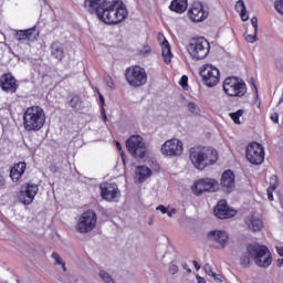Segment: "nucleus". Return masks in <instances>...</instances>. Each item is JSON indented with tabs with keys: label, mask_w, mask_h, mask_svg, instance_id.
Returning <instances> with one entry per match:
<instances>
[{
	"label": "nucleus",
	"mask_w": 283,
	"mask_h": 283,
	"mask_svg": "<svg viewBox=\"0 0 283 283\" xmlns=\"http://www.w3.org/2000/svg\"><path fill=\"white\" fill-rule=\"evenodd\" d=\"M45 125V111L41 106H31L23 114L25 132H41Z\"/></svg>",
	"instance_id": "4"
},
{
	"label": "nucleus",
	"mask_w": 283,
	"mask_h": 283,
	"mask_svg": "<svg viewBox=\"0 0 283 283\" xmlns=\"http://www.w3.org/2000/svg\"><path fill=\"white\" fill-rule=\"evenodd\" d=\"M276 69L279 70V72H283V60L279 59L275 62Z\"/></svg>",
	"instance_id": "44"
},
{
	"label": "nucleus",
	"mask_w": 283,
	"mask_h": 283,
	"mask_svg": "<svg viewBox=\"0 0 283 283\" xmlns=\"http://www.w3.org/2000/svg\"><path fill=\"white\" fill-rule=\"evenodd\" d=\"M0 87L3 92L14 94L19 85H17V78L12 74H4L0 77Z\"/></svg>",
	"instance_id": "18"
},
{
	"label": "nucleus",
	"mask_w": 283,
	"mask_h": 283,
	"mask_svg": "<svg viewBox=\"0 0 283 283\" xmlns=\"http://www.w3.org/2000/svg\"><path fill=\"white\" fill-rule=\"evenodd\" d=\"M221 187L226 193H231L235 189V174L232 170H226L222 174Z\"/></svg>",
	"instance_id": "17"
},
{
	"label": "nucleus",
	"mask_w": 283,
	"mask_h": 283,
	"mask_svg": "<svg viewBox=\"0 0 283 283\" xmlns=\"http://www.w3.org/2000/svg\"><path fill=\"white\" fill-rule=\"evenodd\" d=\"M168 271L170 275H176V273H178V265L176 264L170 265Z\"/></svg>",
	"instance_id": "42"
},
{
	"label": "nucleus",
	"mask_w": 283,
	"mask_h": 283,
	"mask_svg": "<svg viewBox=\"0 0 283 283\" xmlns=\"http://www.w3.org/2000/svg\"><path fill=\"white\" fill-rule=\"evenodd\" d=\"M247 224L251 231L258 232L261 229L264 228V222L260 217H255V214H252L250 219L247 221Z\"/></svg>",
	"instance_id": "25"
},
{
	"label": "nucleus",
	"mask_w": 283,
	"mask_h": 283,
	"mask_svg": "<svg viewBox=\"0 0 283 283\" xmlns=\"http://www.w3.org/2000/svg\"><path fill=\"white\" fill-rule=\"evenodd\" d=\"M127 7L122 0H112L102 4V11L97 15L99 21L108 23V25H116L127 19Z\"/></svg>",
	"instance_id": "2"
},
{
	"label": "nucleus",
	"mask_w": 283,
	"mask_h": 283,
	"mask_svg": "<svg viewBox=\"0 0 283 283\" xmlns=\"http://www.w3.org/2000/svg\"><path fill=\"white\" fill-rule=\"evenodd\" d=\"M97 217L93 210H87L81 214L76 224L78 233H90L96 229Z\"/></svg>",
	"instance_id": "9"
},
{
	"label": "nucleus",
	"mask_w": 283,
	"mask_h": 283,
	"mask_svg": "<svg viewBox=\"0 0 283 283\" xmlns=\"http://www.w3.org/2000/svg\"><path fill=\"white\" fill-rule=\"evenodd\" d=\"M149 52H151V46H150V45H145V46L140 50V53H142V54H149Z\"/></svg>",
	"instance_id": "45"
},
{
	"label": "nucleus",
	"mask_w": 283,
	"mask_h": 283,
	"mask_svg": "<svg viewBox=\"0 0 283 283\" xmlns=\"http://www.w3.org/2000/svg\"><path fill=\"white\" fill-rule=\"evenodd\" d=\"M116 147H117L118 151H120V157L125 165V151H123V146L120 145V142H116Z\"/></svg>",
	"instance_id": "40"
},
{
	"label": "nucleus",
	"mask_w": 283,
	"mask_h": 283,
	"mask_svg": "<svg viewBox=\"0 0 283 283\" xmlns=\"http://www.w3.org/2000/svg\"><path fill=\"white\" fill-rule=\"evenodd\" d=\"M245 156L252 165H262L264 163V147L253 142L248 145Z\"/></svg>",
	"instance_id": "11"
},
{
	"label": "nucleus",
	"mask_w": 283,
	"mask_h": 283,
	"mask_svg": "<svg viewBox=\"0 0 283 283\" xmlns=\"http://www.w3.org/2000/svg\"><path fill=\"white\" fill-rule=\"evenodd\" d=\"M99 277H102L103 282L105 283H115L112 275L104 270L99 271Z\"/></svg>",
	"instance_id": "34"
},
{
	"label": "nucleus",
	"mask_w": 283,
	"mask_h": 283,
	"mask_svg": "<svg viewBox=\"0 0 283 283\" xmlns=\"http://www.w3.org/2000/svg\"><path fill=\"white\" fill-rule=\"evenodd\" d=\"M251 24H252V28H254L255 34H258V18L256 17H253L251 19Z\"/></svg>",
	"instance_id": "43"
},
{
	"label": "nucleus",
	"mask_w": 283,
	"mask_h": 283,
	"mask_svg": "<svg viewBox=\"0 0 283 283\" xmlns=\"http://www.w3.org/2000/svg\"><path fill=\"white\" fill-rule=\"evenodd\" d=\"M126 147L133 158L143 160L147 155V145L140 135H133L126 140Z\"/></svg>",
	"instance_id": "7"
},
{
	"label": "nucleus",
	"mask_w": 283,
	"mask_h": 283,
	"mask_svg": "<svg viewBox=\"0 0 283 283\" xmlns=\"http://www.w3.org/2000/svg\"><path fill=\"white\" fill-rule=\"evenodd\" d=\"M125 78L132 87H143L147 83V72L140 66H130L125 72Z\"/></svg>",
	"instance_id": "8"
},
{
	"label": "nucleus",
	"mask_w": 283,
	"mask_h": 283,
	"mask_svg": "<svg viewBox=\"0 0 283 283\" xmlns=\"http://www.w3.org/2000/svg\"><path fill=\"white\" fill-rule=\"evenodd\" d=\"M203 180L206 184V191H209L210 193L218 191V188L220 187L218 180L211 178H205Z\"/></svg>",
	"instance_id": "29"
},
{
	"label": "nucleus",
	"mask_w": 283,
	"mask_h": 283,
	"mask_svg": "<svg viewBox=\"0 0 283 283\" xmlns=\"http://www.w3.org/2000/svg\"><path fill=\"white\" fill-rule=\"evenodd\" d=\"M27 167L28 165L24 161H20L11 168L10 178L12 182H19V180H21V177L25 174Z\"/></svg>",
	"instance_id": "21"
},
{
	"label": "nucleus",
	"mask_w": 283,
	"mask_h": 283,
	"mask_svg": "<svg viewBox=\"0 0 283 283\" xmlns=\"http://www.w3.org/2000/svg\"><path fill=\"white\" fill-rule=\"evenodd\" d=\"M235 10H237V12H240V17H241L242 21L249 20V13H247V6L244 4V0H239L235 3Z\"/></svg>",
	"instance_id": "28"
},
{
	"label": "nucleus",
	"mask_w": 283,
	"mask_h": 283,
	"mask_svg": "<svg viewBox=\"0 0 283 283\" xmlns=\"http://www.w3.org/2000/svg\"><path fill=\"white\" fill-rule=\"evenodd\" d=\"M213 213L219 220H228L229 218H234L238 214V211L229 205L227 200H220L213 209Z\"/></svg>",
	"instance_id": "15"
},
{
	"label": "nucleus",
	"mask_w": 283,
	"mask_h": 283,
	"mask_svg": "<svg viewBox=\"0 0 283 283\" xmlns=\"http://www.w3.org/2000/svg\"><path fill=\"white\" fill-rule=\"evenodd\" d=\"M51 55L56 59V61H63L65 57V51L63 50V46L59 42H52L50 45Z\"/></svg>",
	"instance_id": "24"
},
{
	"label": "nucleus",
	"mask_w": 283,
	"mask_h": 283,
	"mask_svg": "<svg viewBox=\"0 0 283 283\" xmlns=\"http://www.w3.org/2000/svg\"><path fill=\"white\" fill-rule=\"evenodd\" d=\"M181 266L185 269V271H187V273H191V269L187 263H182Z\"/></svg>",
	"instance_id": "52"
},
{
	"label": "nucleus",
	"mask_w": 283,
	"mask_h": 283,
	"mask_svg": "<svg viewBox=\"0 0 283 283\" xmlns=\"http://www.w3.org/2000/svg\"><path fill=\"white\" fill-rule=\"evenodd\" d=\"M169 10L177 12V14H182L187 10V0H172Z\"/></svg>",
	"instance_id": "26"
},
{
	"label": "nucleus",
	"mask_w": 283,
	"mask_h": 283,
	"mask_svg": "<svg viewBox=\"0 0 283 283\" xmlns=\"http://www.w3.org/2000/svg\"><path fill=\"white\" fill-rule=\"evenodd\" d=\"M188 17L195 23H200V21H205L209 17V12L205 11V7L200 2H193L188 10Z\"/></svg>",
	"instance_id": "16"
},
{
	"label": "nucleus",
	"mask_w": 283,
	"mask_h": 283,
	"mask_svg": "<svg viewBox=\"0 0 283 283\" xmlns=\"http://www.w3.org/2000/svg\"><path fill=\"white\" fill-rule=\"evenodd\" d=\"M174 213H176V209L175 208H172L171 211L167 210V212H166L168 218H174Z\"/></svg>",
	"instance_id": "51"
},
{
	"label": "nucleus",
	"mask_w": 283,
	"mask_h": 283,
	"mask_svg": "<svg viewBox=\"0 0 283 283\" xmlns=\"http://www.w3.org/2000/svg\"><path fill=\"white\" fill-rule=\"evenodd\" d=\"M151 176V169L147 166H137L135 169V180L136 182L143 184L147 178Z\"/></svg>",
	"instance_id": "23"
},
{
	"label": "nucleus",
	"mask_w": 283,
	"mask_h": 283,
	"mask_svg": "<svg viewBox=\"0 0 283 283\" xmlns=\"http://www.w3.org/2000/svg\"><path fill=\"white\" fill-rule=\"evenodd\" d=\"M192 264L197 271H200V265L198 264V261H192Z\"/></svg>",
	"instance_id": "55"
},
{
	"label": "nucleus",
	"mask_w": 283,
	"mask_h": 283,
	"mask_svg": "<svg viewBox=\"0 0 283 283\" xmlns=\"http://www.w3.org/2000/svg\"><path fill=\"white\" fill-rule=\"evenodd\" d=\"M245 40L248 41V43H255L258 41V33H254L253 34H248L245 36Z\"/></svg>",
	"instance_id": "37"
},
{
	"label": "nucleus",
	"mask_w": 283,
	"mask_h": 283,
	"mask_svg": "<svg viewBox=\"0 0 283 283\" xmlns=\"http://www.w3.org/2000/svg\"><path fill=\"white\" fill-rule=\"evenodd\" d=\"M274 8L279 14H282L283 17V0H275Z\"/></svg>",
	"instance_id": "36"
},
{
	"label": "nucleus",
	"mask_w": 283,
	"mask_h": 283,
	"mask_svg": "<svg viewBox=\"0 0 283 283\" xmlns=\"http://www.w3.org/2000/svg\"><path fill=\"white\" fill-rule=\"evenodd\" d=\"M200 76L207 87H214L220 83V71L211 64H206L201 67Z\"/></svg>",
	"instance_id": "10"
},
{
	"label": "nucleus",
	"mask_w": 283,
	"mask_h": 283,
	"mask_svg": "<svg viewBox=\"0 0 283 283\" xmlns=\"http://www.w3.org/2000/svg\"><path fill=\"white\" fill-rule=\"evenodd\" d=\"M51 258L53 259V260H55V264H63V259L61 258V255H59V253H56V252H53L52 254H51Z\"/></svg>",
	"instance_id": "38"
},
{
	"label": "nucleus",
	"mask_w": 283,
	"mask_h": 283,
	"mask_svg": "<svg viewBox=\"0 0 283 283\" xmlns=\"http://www.w3.org/2000/svg\"><path fill=\"white\" fill-rule=\"evenodd\" d=\"M192 191L193 193H196V196H202V193L207 191L205 179H199L198 181H196Z\"/></svg>",
	"instance_id": "30"
},
{
	"label": "nucleus",
	"mask_w": 283,
	"mask_h": 283,
	"mask_svg": "<svg viewBox=\"0 0 283 283\" xmlns=\"http://www.w3.org/2000/svg\"><path fill=\"white\" fill-rule=\"evenodd\" d=\"M62 266V270L64 271V273L67 271V268L65 266V261L63 263L60 264Z\"/></svg>",
	"instance_id": "56"
},
{
	"label": "nucleus",
	"mask_w": 283,
	"mask_h": 283,
	"mask_svg": "<svg viewBox=\"0 0 283 283\" xmlns=\"http://www.w3.org/2000/svg\"><path fill=\"white\" fill-rule=\"evenodd\" d=\"M211 44L202 36L192 38L187 46V51L190 54L192 61H202L209 56Z\"/></svg>",
	"instance_id": "5"
},
{
	"label": "nucleus",
	"mask_w": 283,
	"mask_h": 283,
	"mask_svg": "<svg viewBox=\"0 0 283 283\" xmlns=\"http://www.w3.org/2000/svg\"><path fill=\"white\" fill-rule=\"evenodd\" d=\"M108 87H112V84H108Z\"/></svg>",
	"instance_id": "60"
},
{
	"label": "nucleus",
	"mask_w": 283,
	"mask_h": 283,
	"mask_svg": "<svg viewBox=\"0 0 283 283\" xmlns=\"http://www.w3.org/2000/svg\"><path fill=\"white\" fill-rule=\"evenodd\" d=\"M169 209H167V207L160 205L157 207V211H160L161 213H167Z\"/></svg>",
	"instance_id": "46"
},
{
	"label": "nucleus",
	"mask_w": 283,
	"mask_h": 283,
	"mask_svg": "<svg viewBox=\"0 0 283 283\" xmlns=\"http://www.w3.org/2000/svg\"><path fill=\"white\" fill-rule=\"evenodd\" d=\"M69 105L72 109H76L78 112L80 109H83V99H81V96L75 95L70 99Z\"/></svg>",
	"instance_id": "31"
},
{
	"label": "nucleus",
	"mask_w": 283,
	"mask_h": 283,
	"mask_svg": "<svg viewBox=\"0 0 283 283\" xmlns=\"http://www.w3.org/2000/svg\"><path fill=\"white\" fill-rule=\"evenodd\" d=\"M182 151H184V144L178 138L168 139L161 146L163 156H169L170 158L182 156Z\"/></svg>",
	"instance_id": "12"
},
{
	"label": "nucleus",
	"mask_w": 283,
	"mask_h": 283,
	"mask_svg": "<svg viewBox=\"0 0 283 283\" xmlns=\"http://www.w3.org/2000/svg\"><path fill=\"white\" fill-rule=\"evenodd\" d=\"M106 2V0H84V8L91 14H96L98 17L103 11V4Z\"/></svg>",
	"instance_id": "20"
},
{
	"label": "nucleus",
	"mask_w": 283,
	"mask_h": 283,
	"mask_svg": "<svg viewBox=\"0 0 283 283\" xmlns=\"http://www.w3.org/2000/svg\"><path fill=\"white\" fill-rule=\"evenodd\" d=\"M188 81H189V77H187V75H184L181 78H180V82H179V85L184 88V90H186L187 88V83H188Z\"/></svg>",
	"instance_id": "39"
},
{
	"label": "nucleus",
	"mask_w": 283,
	"mask_h": 283,
	"mask_svg": "<svg viewBox=\"0 0 283 283\" xmlns=\"http://www.w3.org/2000/svg\"><path fill=\"white\" fill-rule=\"evenodd\" d=\"M98 96H99L101 106H105V97L103 96V94H101V92H98Z\"/></svg>",
	"instance_id": "50"
},
{
	"label": "nucleus",
	"mask_w": 283,
	"mask_h": 283,
	"mask_svg": "<svg viewBox=\"0 0 283 283\" xmlns=\"http://www.w3.org/2000/svg\"><path fill=\"white\" fill-rule=\"evenodd\" d=\"M103 118H104L105 123H107V114H104Z\"/></svg>",
	"instance_id": "59"
},
{
	"label": "nucleus",
	"mask_w": 283,
	"mask_h": 283,
	"mask_svg": "<svg viewBox=\"0 0 283 283\" xmlns=\"http://www.w3.org/2000/svg\"><path fill=\"white\" fill-rule=\"evenodd\" d=\"M101 112H102V116H105V106H102V108H101Z\"/></svg>",
	"instance_id": "57"
},
{
	"label": "nucleus",
	"mask_w": 283,
	"mask_h": 283,
	"mask_svg": "<svg viewBox=\"0 0 283 283\" xmlns=\"http://www.w3.org/2000/svg\"><path fill=\"white\" fill-rule=\"evenodd\" d=\"M164 40L161 42V54H163V59L165 61V63L167 65H169V63H171V59H174V54H171V46L169 45V42L167 41V39H165V35H159L158 40Z\"/></svg>",
	"instance_id": "22"
},
{
	"label": "nucleus",
	"mask_w": 283,
	"mask_h": 283,
	"mask_svg": "<svg viewBox=\"0 0 283 283\" xmlns=\"http://www.w3.org/2000/svg\"><path fill=\"white\" fill-rule=\"evenodd\" d=\"M39 193V186L35 184H24L19 193V200L22 205H32Z\"/></svg>",
	"instance_id": "14"
},
{
	"label": "nucleus",
	"mask_w": 283,
	"mask_h": 283,
	"mask_svg": "<svg viewBox=\"0 0 283 283\" xmlns=\"http://www.w3.org/2000/svg\"><path fill=\"white\" fill-rule=\"evenodd\" d=\"M208 239L212 242H217L221 249H224L229 244V233L224 230H213L208 233Z\"/></svg>",
	"instance_id": "19"
},
{
	"label": "nucleus",
	"mask_w": 283,
	"mask_h": 283,
	"mask_svg": "<svg viewBox=\"0 0 283 283\" xmlns=\"http://www.w3.org/2000/svg\"><path fill=\"white\" fill-rule=\"evenodd\" d=\"M244 114V109H239L235 113H230V118H232L235 125H240V117Z\"/></svg>",
	"instance_id": "33"
},
{
	"label": "nucleus",
	"mask_w": 283,
	"mask_h": 283,
	"mask_svg": "<svg viewBox=\"0 0 283 283\" xmlns=\"http://www.w3.org/2000/svg\"><path fill=\"white\" fill-rule=\"evenodd\" d=\"M36 28L34 27L27 30H19L17 31L15 36L18 41H32V35L34 34Z\"/></svg>",
	"instance_id": "27"
},
{
	"label": "nucleus",
	"mask_w": 283,
	"mask_h": 283,
	"mask_svg": "<svg viewBox=\"0 0 283 283\" xmlns=\"http://www.w3.org/2000/svg\"><path fill=\"white\" fill-rule=\"evenodd\" d=\"M277 262H279V266H283V259H279Z\"/></svg>",
	"instance_id": "58"
},
{
	"label": "nucleus",
	"mask_w": 283,
	"mask_h": 283,
	"mask_svg": "<svg viewBox=\"0 0 283 283\" xmlns=\"http://www.w3.org/2000/svg\"><path fill=\"white\" fill-rule=\"evenodd\" d=\"M3 187H6V177L0 175V189H3Z\"/></svg>",
	"instance_id": "48"
},
{
	"label": "nucleus",
	"mask_w": 283,
	"mask_h": 283,
	"mask_svg": "<svg viewBox=\"0 0 283 283\" xmlns=\"http://www.w3.org/2000/svg\"><path fill=\"white\" fill-rule=\"evenodd\" d=\"M271 180H273V182H270V187L268 188V198L272 202L273 192L277 189V177L273 176Z\"/></svg>",
	"instance_id": "32"
},
{
	"label": "nucleus",
	"mask_w": 283,
	"mask_h": 283,
	"mask_svg": "<svg viewBox=\"0 0 283 283\" xmlns=\"http://www.w3.org/2000/svg\"><path fill=\"white\" fill-rule=\"evenodd\" d=\"M197 282L198 283H207V281L205 280V277L200 276L197 274Z\"/></svg>",
	"instance_id": "53"
},
{
	"label": "nucleus",
	"mask_w": 283,
	"mask_h": 283,
	"mask_svg": "<svg viewBox=\"0 0 283 283\" xmlns=\"http://www.w3.org/2000/svg\"><path fill=\"white\" fill-rule=\"evenodd\" d=\"M271 120H273L274 123H280V117L277 113H274L271 115Z\"/></svg>",
	"instance_id": "47"
},
{
	"label": "nucleus",
	"mask_w": 283,
	"mask_h": 283,
	"mask_svg": "<svg viewBox=\"0 0 283 283\" xmlns=\"http://www.w3.org/2000/svg\"><path fill=\"white\" fill-rule=\"evenodd\" d=\"M222 87L227 96L242 98L247 94V83L235 76L227 77Z\"/></svg>",
	"instance_id": "6"
},
{
	"label": "nucleus",
	"mask_w": 283,
	"mask_h": 283,
	"mask_svg": "<svg viewBox=\"0 0 283 283\" xmlns=\"http://www.w3.org/2000/svg\"><path fill=\"white\" fill-rule=\"evenodd\" d=\"M203 270L206 271L207 275H213V273H216L209 263L205 264Z\"/></svg>",
	"instance_id": "41"
},
{
	"label": "nucleus",
	"mask_w": 283,
	"mask_h": 283,
	"mask_svg": "<svg viewBox=\"0 0 283 283\" xmlns=\"http://www.w3.org/2000/svg\"><path fill=\"white\" fill-rule=\"evenodd\" d=\"M276 252L279 253V255L281 256V258H283V247H277L276 248Z\"/></svg>",
	"instance_id": "54"
},
{
	"label": "nucleus",
	"mask_w": 283,
	"mask_h": 283,
	"mask_svg": "<svg viewBox=\"0 0 283 283\" xmlns=\"http://www.w3.org/2000/svg\"><path fill=\"white\" fill-rule=\"evenodd\" d=\"M99 190L103 200H106L107 202H115L117 198H120V189H118L116 184H101Z\"/></svg>",
	"instance_id": "13"
},
{
	"label": "nucleus",
	"mask_w": 283,
	"mask_h": 283,
	"mask_svg": "<svg viewBox=\"0 0 283 283\" xmlns=\"http://www.w3.org/2000/svg\"><path fill=\"white\" fill-rule=\"evenodd\" d=\"M189 159L195 169L202 171L207 167L218 163V150L200 146L192 147L189 150Z\"/></svg>",
	"instance_id": "3"
},
{
	"label": "nucleus",
	"mask_w": 283,
	"mask_h": 283,
	"mask_svg": "<svg viewBox=\"0 0 283 283\" xmlns=\"http://www.w3.org/2000/svg\"><path fill=\"white\" fill-rule=\"evenodd\" d=\"M251 259L254 260L256 266L266 269L271 266L273 258L271 256V251L266 245H261L258 243L249 244L247 247V252L243 253L240 258V264L243 269H247L251 265Z\"/></svg>",
	"instance_id": "1"
},
{
	"label": "nucleus",
	"mask_w": 283,
	"mask_h": 283,
	"mask_svg": "<svg viewBox=\"0 0 283 283\" xmlns=\"http://www.w3.org/2000/svg\"><path fill=\"white\" fill-rule=\"evenodd\" d=\"M187 108H188V111H189L191 114H196V115L200 114V106L197 105V104L193 103V102H189V103L187 104Z\"/></svg>",
	"instance_id": "35"
},
{
	"label": "nucleus",
	"mask_w": 283,
	"mask_h": 283,
	"mask_svg": "<svg viewBox=\"0 0 283 283\" xmlns=\"http://www.w3.org/2000/svg\"><path fill=\"white\" fill-rule=\"evenodd\" d=\"M108 87H112V84H108Z\"/></svg>",
	"instance_id": "61"
},
{
	"label": "nucleus",
	"mask_w": 283,
	"mask_h": 283,
	"mask_svg": "<svg viewBox=\"0 0 283 283\" xmlns=\"http://www.w3.org/2000/svg\"><path fill=\"white\" fill-rule=\"evenodd\" d=\"M211 276L216 280V282H222V279H221L220 274H217V273L214 272V273H212Z\"/></svg>",
	"instance_id": "49"
}]
</instances>
